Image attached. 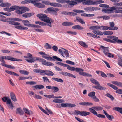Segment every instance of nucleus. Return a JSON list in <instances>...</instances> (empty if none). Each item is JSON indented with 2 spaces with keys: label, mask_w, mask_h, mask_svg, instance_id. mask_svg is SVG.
I'll return each mask as SVG.
<instances>
[{
  "label": "nucleus",
  "mask_w": 122,
  "mask_h": 122,
  "mask_svg": "<svg viewBox=\"0 0 122 122\" xmlns=\"http://www.w3.org/2000/svg\"><path fill=\"white\" fill-rule=\"evenodd\" d=\"M46 72H49L45 73V75L48 76H52L54 74L53 72L50 71L46 70Z\"/></svg>",
  "instance_id": "obj_36"
},
{
  "label": "nucleus",
  "mask_w": 122,
  "mask_h": 122,
  "mask_svg": "<svg viewBox=\"0 0 122 122\" xmlns=\"http://www.w3.org/2000/svg\"><path fill=\"white\" fill-rule=\"evenodd\" d=\"M100 47L103 50V52L106 55H107V54L109 53V51L108 49V47H105L102 46H100Z\"/></svg>",
  "instance_id": "obj_17"
},
{
  "label": "nucleus",
  "mask_w": 122,
  "mask_h": 122,
  "mask_svg": "<svg viewBox=\"0 0 122 122\" xmlns=\"http://www.w3.org/2000/svg\"><path fill=\"white\" fill-rule=\"evenodd\" d=\"M107 85L108 86H109L112 87L115 90H117L118 88L116 86L113 85V84L110 83H107Z\"/></svg>",
  "instance_id": "obj_39"
},
{
  "label": "nucleus",
  "mask_w": 122,
  "mask_h": 122,
  "mask_svg": "<svg viewBox=\"0 0 122 122\" xmlns=\"http://www.w3.org/2000/svg\"><path fill=\"white\" fill-rule=\"evenodd\" d=\"M95 4L97 5L100 3H104V1L102 0H96L95 1Z\"/></svg>",
  "instance_id": "obj_55"
},
{
  "label": "nucleus",
  "mask_w": 122,
  "mask_h": 122,
  "mask_svg": "<svg viewBox=\"0 0 122 122\" xmlns=\"http://www.w3.org/2000/svg\"><path fill=\"white\" fill-rule=\"evenodd\" d=\"M89 111L94 115H96L98 117L105 118V116L103 115L100 114H97V112L94 109L90 108H89Z\"/></svg>",
  "instance_id": "obj_8"
},
{
  "label": "nucleus",
  "mask_w": 122,
  "mask_h": 122,
  "mask_svg": "<svg viewBox=\"0 0 122 122\" xmlns=\"http://www.w3.org/2000/svg\"><path fill=\"white\" fill-rule=\"evenodd\" d=\"M34 59L35 60V61L36 60H37L39 61V62H41L42 58H39V57H34Z\"/></svg>",
  "instance_id": "obj_63"
},
{
  "label": "nucleus",
  "mask_w": 122,
  "mask_h": 122,
  "mask_svg": "<svg viewBox=\"0 0 122 122\" xmlns=\"http://www.w3.org/2000/svg\"><path fill=\"white\" fill-rule=\"evenodd\" d=\"M53 101L55 103H61L64 102V101L62 99H55Z\"/></svg>",
  "instance_id": "obj_43"
},
{
  "label": "nucleus",
  "mask_w": 122,
  "mask_h": 122,
  "mask_svg": "<svg viewBox=\"0 0 122 122\" xmlns=\"http://www.w3.org/2000/svg\"><path fill=\"white\" fill-rule=\"evenodd\" d=\"M72 11L74 12L78 13H84L85 11L84 10H79L74 9Z\"/></svg>",
  "instance_id": "obj_41"
},
{
  "label": "nucleus",
  "mask_w": 122,
  "mask_h": 122,
  "mask_svg": "<svg viewBox=\"0 0 122 122\" xmlns=\"http://www.w3.org/2000/svg\"><path fill=\"white\" fill-rule=\"evenodd\" d=\"M11 5L10 3H3L0 4V6L3 7H10Z\"/></svg>",
  "instance_id": "obj_28"
},
{
  "label": "nucleus",
  "mask_w": 122,
  "mask_h": 122,
  "mask_svg": "<svg viewBox=\"0 0 122 122\" xmlns=\"http://www.w3.org/2000/svg\"><path fill=\"white\" fill-rule=\"evenodd\" d=\"M18 7V6L15 5L12 6L10 8H4L3 10L5 11L10 12L13 11L15 10H17Z\"/></svg>",
  "instance_id": "obj_7"
},
{
  "label": "nucleus",
  "mask_w": 122,
  "mask_h": 122,
  "mask_svg": "<svg viewBox=\"0 0 122 122\" xmlns=\"http://www.w3.org/2000/svg\"><path fill=\"white\" fill-rule=\"evenodd\" d=\"M36 16L41 20L46 22L48 17L47 15L44 14H40L37 15Z\"/></svg>",
  "instance_id": "obj_6"
},
{
  "label": "nucleus",
  "mask_w": 122,
  "mask_h": 122,
  "mask_svg": "<svg viewBox=\"0 0 122 122\" xmlns=\"http://www.w3.org/2000/svg\"><path fill=\"white\" fill-rule=\"evenodd\" d=\"M34 14L33 13H26L22 15V16L24 17L27 18L30 17Z\"/></svg>",
  "instance_id": "obj_19"
},
{
  "label": "nucleus",
  "mask_w": 122,
  "mask_h": 122,
  "mask_svg": "<svg viewBox=\"0 0 122 122\" xmlns=\"http://www.w3.org/2000/svg\"><path fill=\"white\" fill-rule=\"evenodd\" d=\"M62 25L63 26H67L73 25H74V24L72 22H63L62 23Z\"/></svg>",
  "instance_id": "obj_25"
},
{
  "label": "nucleus",
  "mask_w": 122,
  "mask_h": 122,
  "mask_svg": "<svg viewBox=\"0 0 122 122\" xmlns=\"http://www.w3.org/2000/svg\"><path fill=\"white\" fill-rule=\"evenodd\" d=\"M44 47L46 49H51V45L47 43L45 44Z\"/></svg>",
  "instance_id": "obj_37"
},
{
  "label": "nucleus",
  "mask_w": 122,
  "mask_h": 122,
  "mask_svg": "<svg viewBox=\"0 0 122 122\" xmlns=\"http://www.w3.org/2000/svg\"><path fill=\"white\" fill-rule=\"evenodd\" d=\"M34 2L32 4L36 7L38 8H44L45 7V5L40 3L36 2L35 1H33Z\"/></svg>",
  "instance_id": "obj_10"
},
{
  "label": "nucleus",
  "mask_w": 122,
  "mask_h": 122,
  "mask_svg": "<svg viewBox=\"0 0 122 122\" xmlns=\"http://www.w3.org/2000/svg\"><path fill=\"white\" fill-rule=\"evenodd\" d=\"M51 89L52 90H54L53 92H58L59 91L58 88L56 87L52 86V88Z\"/></svg>",
  "instance_id": "obj_49"
},
{
  "label": "nucleus",
  "mask_w": 122,
  "mask_h": 122,
  "mask_svg": "<svg viewBox=\"0 0 122 122\" xmlns=\"http://www.w3.org/2000/svg\"><path fill=\"white\" fill-rule=\"evenodd\" d=\"M106 95L107 97L110 98L112 100H113L114 99V97H113L110 94L108 93H107L106 94Z\"/></svg>",
  "instance_id": "obj_64"
},
{
  "label": "nucleus",
  "mask_w": 122,
  "mask_h": 122,
  "mask_svg": "<svg viewBox=\"0 0 122 122\" xmlns=\"http://www.w3.org/2000/svg\"><path fill=\"white\" fill-rule=\"evenodd\" d=\"M72 28L73 29H76L78 30H83L84 29V28L79 25H77L73 26Z\"/></svg>",
  "instance_id": "obj_26"
},
{
  "label": "nucleus",
  "mask_w": 122,
  "mask_h": 122,
  "mask_svg": "<svg viewBox=\"0 0 122 122\" xmlns=\"http://www.w3.org/2000/svg\"><path fill=\"white\" fill-rule=\"evenodd\" d=\"M92 32L94 34L99 35H102V33L99 30H94L92 31Z\"/></svg>",
  "instance_id": "obj_31"
},
{
  "label": "nucleus",
  "mask_w": 122,
  "mask_h": 122,
  "mask_svg": "<svg viewBox=\"0 0 122 122\" xmlns=\"http://www.w3.org/2000/svg\"><path fill=\"white\" fill-rule=\"evenodd\" d=\"M113 11L116 13L122 14V7H119L114 6L112 7Z\"/></svg>",
  "instance_id": "obj_9"
},
{
  "label": "nucleus",
  "mask_w": 122,
  "mask_h": 122,
  "mask_svg": "<svg viewBox=\"0 0 122 122\" xmlns=\"http://www.w3.org/2000/svg\"><path fill=\"white\" fill-rule=\"evenodd\" d=\"M118 39V38L116 36H113L112 37V39L113 41L112 40V41H114V42L113 43H115L116 42V41H117V39Z\"/></svg>",
  "instance_id": "obj_58"
},
{
  "label": "nucleus",
  "mask_w": 122,
  "mask_h": 122,
  "mask_svg": "<svg viewBox=\"0 0 122 122\" xmlns=\"http://www.w3.org/2000/svg\"><path fill=\"white\" fill-rule=\"evenodd\" d=\"M90 80L92 83L97 85L93 86H92L93 88L100 90H105L106 89V87L100 86L99 83L96 79L94 78H91Z\"/></svg>",
  "instance_id": "obj_1"
},
{
  "label": "nucleus",
  "mask_w": 122,
  "mask_h": 122,
  "mask_svg": "<svg viewBox=\"0 0 122 122\" xmlns=\"http://www.w3.org/2000/svg\"><path fill=\"white\" fill-rule=\"evenodd\" d=\"M112 7L109 8L110 9H103L102 10V11L103 12H105L106 13L110 14L112 13L113 12L112 10Z\"/></svg>",
  "instance_id": "obj_15"
},
{
  "label": "nucleus",
  "mask_w": 122,
  "mask_h": 122,
  "mask_svg": "<svg viewBox=\"0 0 122 122\" xmlns=\"http://www.w3.org/2000/svg\"><path fill=\"white\" fill-rule=\"evenodd\" d=\"M57 2L61 4L66 3V0H56Z\"/></svg>",
  "instance_id": "obj_53"
},
{
  "label": "nucleus",
  "mask_w": 122,
  "mask_h": 122,
  "mask_svg": "<svg viewBox=\"0 0 122 122\" xmlns=\"http://www.w3.org/2000/svg\"><path fill=\"white\" fill-rule=\"evenodd\" d=\"M34 2L33 1V0H26L23 1L22 2V3L24 4H28V3L33 4V3Z\"/></svg>",
  "instance_id": "obj_38"
},
{
  "label": "nucleus",
  "mask_w": 122,
  "mask_h": 122,
  "mask_svg": "<svg viewBox=\"0 0 122 122\" xmlns=\"http://www.w3.org/2000/svg\"><path fill=\"white\" fill-rule=\"evenodd\" d=\"M103 34H104L105 35H112L113 34V32L110 31H106L103 32Z\"/></svg>",
  "instance_id": "obj_40"
},
{
  "label": "nucleus",
  "mask_w": 122,
  "mask_h": 122,
  "mask_svg": "<svg viewBox=\"0 0 122 122\" xmlns=\"http://www.w3.org/2000/svg\"><path fill=\"white\" fill-rule=\"evenodd\" d=\"M84 10L86 11H92V7H88L84 9Z\"/></svg>",
  "instance_id": "obj_48"
},
{
  "label": "nucleus",
  "mask_w": 122,
  "mask_h": 122,
  "mask_svg": "<svg viewBox=\"0 0 122 122\" xmlns=\"http://www.w3.org/2000/svg\"><path fill=\"white\" fill-rule=\"evenodd\" d=\"M90 113L86 111H81V116H85L90 115Z\"/></svg>",
  "instance_id": "obj_33"
},
{
  "label": "nucleus",
  "mask_w": 122,
  "mask_h": 122,
  "mask_svg": "<svg viewBox=\"0 0 122 122\" xmlns=\"http://www.w3.org/2000/svg\"><path fill=\"white\" fill-rule=\"evenodd\" d=\"M113 110L119 112L120 113L122 114V108L118 107H115L113 109Z\"/></svg>",
  "instance_id": "obj_29"
},
{
  "label": "nucleus",
  "mask_w": 122,
  "mask_h": 122,
  "mask_svg": "<svg viewBox=\"0 0 122 122\" xmlns=\"http://www.w3.org/2000/svg\"><path fill=\"white\" fill-rule=\"evenodd\" d=\"M16 112V113L19 114L20 115H22L24 114V112L20 108H17Z\"/></svg>",
  "instance_id": "obj_23"
},
{
  "label": "nucleus",
  "mask_w": 122,
  "mask_h": 122,
  "mask_svg": "<svg viewBox=\"0 0 122 122\" xmlns=\"http://www.w3.org/2000/svg\"><path fill=\"white\" fill-rule=\"evenodd\" d=\"M65 67H67V69L71 71H75L76 68L70 66L67 64H66Z\"/></svg>",
  "instance_id": "obj_30"
},
{
  "label": "nucleus",
  "mask_w": 122,
  "mask_h": 122,
  "mask_svg": "<svg viewBox=\"0 0 122 122\" xmlns=\"http://www.w3.org/2000/svg\"><path fill=\"white\" fill-rule=\"evenodd\" d=\"M53 22L54 20L48 17L46 22L47 23L46 25L50 27H52L51 23H53Z\"/></svg>",
  "instance_id": "obj_18"
},
{
  "label": "nucleus",
  "mask_w": 122,
  "mask_h": 122,
  "mask_svg": "<svg viewBox=\"0 0 122 122\" xmlns=\"http://www.w3.org/2000/svg\"><path fill=\"white\" fill-rule=\"evenodd\" d=\"M10 96L12 100L15 102L17 101V100L15 94L12 92L10 93Z\"/></svg>",
  "instance_id": "obj_21"
},
{
  "label": "nucleus",
  "mask_w": 122,
  "mask_h": 122,
  "mask_svg": "<svg viewBox=\"0 0 122 122\" xmlns=\"http://www.w3.org/2000/svg\"><path fill=\"white\" fill-rule=\"evenodd\" d=\"M86 0V1L85 2V3L86 5H95V1H93L91 0Z\"/></svg>",
  "instance_id": "obj_20"
},
{
  "label": "nucleus",
  "mask_w": 122,
  "mask_h": 122,
  "mask_svg": "<svg viewBox=\"0 0 122 122\" xmlns=\"http://www.w3.org/2000/svg\"><path fill=\"white\" fill-rule=\"evenodd\" d=\"M103 111L104 113L109 120H112V119L114 118V117L112 116L109 115L104 110H103Z\"/></svg>",
  "instance_id": "obj_24"
},
{
  "label": "nucleus",
  "mask_w": 122,
  "mask_h": 122,
  "mask_svg": "<svg viewBox=\"0 0 122 122\" xmlns=\"http://www.w3.org/2000/svg\"><path fill=\"white\" fill-rule=\"evenodd\" d=\"M99 6L100 7H102L108 8L109 7V6L108 5L105 4H101L99 5Z\"/></svg>",
  "instance_id": "obj_56"
},
{
  "label": "nucleus",
  "mask_w": 122,
  "mask_h": 122,
  "mask_svg": "<svg viewBox=\"0 0 122 122\" xmlns=\"http://www.w3.org/2000/svg\"><path fill=\"white\" fill-rule=\"evenodd\" d=\"M32 87L37 90L38 89H43L44 87V86L41 85H36L35 86H33Z\"/></svg>",
  "instance_id": "obj_22"
},
{
  "label": "nucleus",
  "mask_w": 122,
  "mask_h": 122,
  "mask_svg": "<svg viewBox=\"0 0 122 122\" xmlns=\"http://www.w3.org/2000/svg\"><path fill=\"white\" fill-rule=\"evenodd\" d=\"M67 33L69 34H71L73 35H76L77 34V33L75 31L72 32L71 31H67Z\"/></svg>",
  "instance_id": "obj_52"
},
{
  "label": "nucleus",
  "mask_w": 122,
  "mask_h": 122,
  "mask_svg": "<svg viewBox=\"0 0 122 122\" xmlns=\"http://www.w3.org/2000/svg\"><path fill=\"white\" fill-rule=\"evenodd\" d=\"M76 105L75 104H71L70 103H67V107H75Z\"/></svg>",
  "instance_id": "obj_51"
},
{
  "label": "nucleus",
  "mask_w": 122,
  "mask_h": 122,
  "mask_svg": "<svg viewBox=\"0 0 122 122\" xmlns=\"http://www.w3.org/2000/svg\"><path fill=\"white\" fill-rule=\"evenodd\" d=\"M78 43L84 47H88L87 45L86 44L85 42L83 41H80Z\"/></svg>",
  "instance_id": "obj_45"
},
{
  "label": "nucleus",
  "mask_w": 122,
  "mask_h": 122,
  "mask_svg": "<svg viewBox=\"0 0 122 122\" xmlns=\"http://www.w3.org/2000/svg\"><path fill=\"white\" fill-rule=\"evenodd\" d=\"M79 104L82 106H90L92 105V103L89 102H81L79 103Z\"/></svg>",
  "instance_id": "obj_27"
},
{
  "label": "nucleus",
  "mask_w": 122,
  "mask_h": 122,
  "mask_svg": "<svg viewBox=\"0 0 122 122\" xmlns=\"http://www.w3.org/2000/svg\"><path fill=\"white\" fill-rule=\"evenodd\" d=\"M81 112L78 110H75L74 112V114L75 115H77L80 114L81 115Z\"/></svg>",
  "instance_id": "obj_59"
},
{
  "label": "nucleus",
  "mask_w": 122,
  "mask_h": 122,
  "mask_svg": "<svg viewBox=\"0 0 122 122\" xmlns=\"http://www.w3.org/2000/svg\"><path fill=\"white\" fill-rule=\"evenodd\" d=\"M35 24H39L41 25H46V24L43 22L40 21H36Z\"/></svg>",
  "instance_id": "obj_47"
},
{
  "label": "nucleus",
  "mask_w": 122,
  "mask_h": 122,
  "mask_svg": "<svg viewBox=\"0 0 122 122\" xmlns=\"http://www.w3.org/2000/svg\"><path fill=\"white\" fill-rule=\"evenodd\" d=\"M75 71L76 72H78L79 75H82L84 76L91 77L92 75L87 73L85 72H83L84 70L81 68H76Z\"/></svg>",
  "instance_id": "obj_3"
},
{
  "label": "nucleus",
  "mask_w": 122,
  "mask_h": 122,
  "mask_svg": "<svg viewBox=\"0 0 122 122\" xmlns=\"http://www.w3.org/2000/svg\"><path fill=\"white\" fill-rule=\"evenodd\" d=\"M58 51L64 57L68 58L69 57V54L67 50L65 49L62 50L59 49L58 50Z\"/></svg>",
  "instance_id": "obj_4"
},
{
  "label": "nucleus",
  "mask_w": 122,
  "mask_h": 122,
  "mask_svg": "<svg viewBox=\"0 0 122 122\" xmlns=\"http://www.w3.org/2000/svg\"><path fill=\"white\" fill-rule=\"evenodd\" d=\"M100 26L102 28V29L104 30H106L108 29L109 30V28L108 26Z\"/></svg>",
  "instance_id": "obj_62"
},
{
  "label": "nucleus",
  "mask_w": 122,
  "mask_h": 122,
  "mask_svg": "<svg viewBox=\"0 0 122 122\" xmlns=\"http://www.w3.org/2000/svg\"><path fill=\"white\" fill-rule=\"evenodd\" d=\"M38 106L39 108L43 112L48 115H49L48 112H47L42 107H40L39 105H38Z\"/></svg>",
  "instance_id": "obj_50"
},
{
  "label": "nucleus",
  "mask_w": 122,
  "mask_h": 122,
  "mask_svg": "<svg viewBox=\"0 0 122 122\" xmlns=\"http://www.w3.org/2000/svg\"><path fill=\"white\" fill-rule=\"evenodd\" d=\"M10 24L15 25V27L16 28L20 30H22V26L20 23L16 21H10L8 22Z\"/></svg>",
  "instance_id": "obj_5"
},
{
  "label": "nucleus",
  "mask_w": 122,
  "mask_h": 122,
  "mask_svg": "<svg viewBox=\"0 0 122 122\" xmlns=\"http://www.w3.org/2000/svg\"><path fill=\"white\" fill-rule=\"evenodd\" d=\"M66 63L71 65H74L75 64L73 62L70 60H66Z\"/></svg>",
  "instance_id": "obj_57"
},
{
  "label": "nucleus",
  "mask_w": 122,
  "mask_h": 122,
  "mask_svg": "<svg viewBox=\"0 0 122 122\" xmlns=\"http://www.w3.org/2000/svg\"><path fill=\"white\" fill-rule=\"evenodd\" d=\"M95 92H92L89 93L88 94V96L90 97H92L95 96Z\"/></svg>",
  "instance_id": "obj_46"
},
{
  "label": "nucleus",
  "mask_w": 122,
  "mask_h": 122,
  "mask_svg": "<svg viewBox=\"0 0 122 122\" xmlns=\"http://www.w3.org/2000/svg\"><path fill=\"white\" fill-rule=\"evenodd\" d=\"M34 98H36L37 99H40L42 98V97L41 96L37 95L36 94H35L34 96Z\"/></svg>",
  "instance_id": "obj_60"
},
{
  "label": "nucleus",
  "mask_w": 122,
  "mask_h": 122,
  "mask_svg": "<svg viewBox=\"0 0 122 122\" xmlns=\"http://www.w3.org/2000/svg\"><path fill=\"white\" fill-rule=\"evenodd\" d=\"M41 62H42V64L45 65L53 66L54 65L53 63L47 61L46 60L43 58Z\"/></svg>",
  "instance_id": "obj_11"
},
{
  "label": "nucleus",
  "mask_w": 122,
  "mask_h": 122,
  "mask_svg": "<svg viewBox=\"0 0 122 122\" xmlns=\"http://www.w3.org/2000/svg\"><path fill=\"white\" fill-rule=\"evenodd\" d=\"M92 108L97 111L101 110L103 109V108L101 106L94 107H92Z\"/></svg>",
  "instance_id": "obj_34"
},
{
  "label": "nucleus",
  "mask_w": 122,
  "mask_h": 122,
  "mask_svg": "<svg viewBox=\"0 0 122 122\" xmlns=\"http://www.w3.org/2000/svg\"><path fill=\"white\" fill-rule=\"evenodd\" d=\"M76 20L81 24H85V22L83 21V19L78 16L76 17Z\"/></svg>",
  "instance_id": "obj_35"
},
{
  "label": "nucleus",
  "mask_w": 122,
  "mask_h": 122,
  "mask_svg": "<svg viewBox=\"0 0 122 122\" xmlns=\"http://www.w3.org/2000/svg\"><path fill=\"white\" fill-rule=\"evenodd\" d=\"M26 60L29 62L32 63L35 62L34 57L30 59H25Z\"/></svg>",
  "instance_id": "obj_61"
},
{
  "label": "nucleus",
  "mask_w": 122,
  "mask_h": 122,
  "mask_svg": "<svg viewBox=\"0 0 122 122\" xmlns=\"http://www.w3.org/2000/svg\"><path fill=\"white\" fill-rule=\"evenodd\" d=\"M47 10L51 13L52 14L54 12L58 11H59V9L57 8H53V7H51L48 8Z\"/></svg>",
  "instance_id": "obj_14"
},
{
  "label": "nucleus",
  "mask_w": 122,
  "mask_h": 122,
  "mask_svg": "<svg viewBox=\"0 0 122 122\" xmlns=\"http://www.w3.org/2000/svg\"><path fill=\"white\" fill-rule=\"evenodd\" d=\"M23 110L25 112V113L29 115H31L30 111L28 109L25 108H23Z\"/></svg>",
  "instance_id": "obj_42"
},
{
  "label": "nucleus",
  "mask_w": 122,
  "mask_h": 122,
  "mask_svg": "<svg viewBox=\"0 0 122 122\" xmlns=\"http://www.w3.org/2000/svg\"><path fill=\"white\" fill-rule=\"evenodd\" d=\"M45 55L44 54L42 56V57L48 60L51 61L52 60L55 61H62V60L61 59L57 57L56 56H53L52 57L50 56L48 57L49 56L48 55L46 54L45 53Z\"/></svg>",
  "instance_id": "obj_2"
},
{
  "label": "nucleus",
  "mask_w": 122,
  "mask_h": 122,
  "mask_svg": "<svg viewBox=\"0 0 122 122\" xmlns=\"http://www.w3.org/2000/svg\"><path fill=\"white\" fill-rule=\"evenodd\" d=\"M22 22L25 26L29 27H31V26L32 24H30V22L28 20H23L22 21Z\"/></svg>",
  "instance_id": "obj_16"
},
{
  "label": "nucleus",
  "mask_w": 122,
  "mask_h": 122,
  "mask_svg": "<svg viewBox=\"0 0 122 122\" xmlns=\"http://www.w3.org/2000/svg\"><path fill=\"white\" fill-rule=\"evenodd\" d=\"M19 72L21 74L25 75H27L29 73L28 72L24 70H20Z\"/></svg>",
  "instance_id": "obj_44"
},
{
  "label": "nucleus",
  "mask_w": 122,
  "mask_h": 122,
  "mask_svg": "<svg viewBox=\"0 0 122 122\" xmlns=\"http://www.w3.org/2000/svg\"><path fill=\"white\" fill-rule=\"evenodd\" d=\"M109 24L110 26L108 27L109 30H117L118 29L117 27L114 26L115 24L113 22H110Z\"/></svg>",
  "instance_id": "obj_12"
},
{
  "label": "nucleus",
  "mask_w": 122,
  "mask_h": 122,
  "mask_svg": "<svg viewBox=\"0 0 122 122\" xmlns=\"http://www.w3.org/2000/svg\"><path fill=\"white\" fill-rule=\"evenodd\" d=\"M46 70H40V71H39V72L40 74L41 75H44L43 74V73H46Z\"/></svg>",
  "instance_id": "obj_54"
},
{
  "label": "nucleus",
  "mask_w": 122,
  "mask_h": 122,
  "mask_svg": "<svg viewBox=\"0 0 122 122\" xmlns=\"http://www.w3.org/2000/svg\"><path fill=\"white\" fill-rule=\"evenodd\" d=\"M52 79L58 82L61 83H63V80L61 78H57L53 77L52 78Z\"/></svg>",
  "instance_id": "obj_32"
},
{
  "label": "nucleus",
  "mask_w": 122,
  "mask_h": 122,
  "mask_svg": "<svg viewBox=\"0 0 122 122\" xmlns=\"http://www.w3.org/2000/svg\"><path fill=\"white\" fill-rule=\"evenodd\" d=\"M18 7L17 9H20L22 10L23 13H25L26 11H28L30 10L29 9L26 7H19L18 6Z\"/></svg>",
  "instance_id": "obj_13"
}]
</instances>
